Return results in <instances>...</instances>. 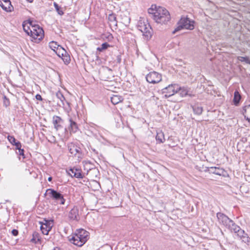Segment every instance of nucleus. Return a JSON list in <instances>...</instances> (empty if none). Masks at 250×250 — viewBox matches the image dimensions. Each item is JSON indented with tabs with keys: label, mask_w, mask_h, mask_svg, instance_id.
Segmentation results:
<instances>
[{
	"label": "nucleus",
	"mask_w": 250,
	"mask_h": 250,
	"mask_svg": "<svg viewBox=\"0 0 250 250\" xmlns=\"http://www.w3.org/2000/svg\"><path fill=\"white\" fill-rule=\"evenodd\" d=\"M29 2H32L33 0H27Z\"/></svg>",
	"instance_id": "obj_44"
},
{
	"label": "nucleus",
	"mask_w": 250,
	"mask_h": 250,
	"mask_svg": "<svg viewBox=\"0 0 250 250\" xmlns=\"http://www.w3.org/2000/svg\"><path fill=\"white\" fill-rule=\"evenodd\" d=\"M194 113L198 115H200L202 113L203 108L202 107L198 105H194L192 106Z\"/></svg>",
	"instance_id": "obj_23"
},
{
	"label": "nucleus",
	"mask_w": 250,
	"mask_h": 250,
	"mask_svg": "<svg viewBox=\"0 0 250 250\" xmlns=\"http://www.w3.org/2000/svg\"><path fill=\"white\" fill-rule=\"evenodd\" d=\"M181 90H179L178 91L180 92V94L182 95V96H185L187 94V91L185 90H183L181 88Z\"/></svg>",
	"instance_id": "obj_37"
},
{
	"label": "nucleus",
	"mask_w": 250,
	"mask_h": 250,
	"mask_svg": "<svg viewBox=\"0 0 250 250\" xmlns=\"http://www.w3.org/2000/svg\"><path fill=\"white\" fill-rule=\"evenodd\" d=\"M33 30H30V36L33 38L40 39L43 36V30L39 27H32Z\"/></svg>",
	"instance_id": "obj_11"
},
{
	"label": "nucleus",
	"mask_w": 250,
	"mask_h": 250,
	"mask_svg": "<svg viewBox=\"0 0 250 250\" xmlns=\"http://www.w3.org/2000/svg\"><path fill=\"white\" fill-rule=\"evenodd\" d=\"M181 90V87L178 84H170L163 89V93L165 94L166 97H169Z\"/></svg>",
	"instance_id": "obj_6"
},
{
	"label": "nucleus",
	"mask_w": 250,
	"mask_h": 250,
	"mask_svg": "<svg viewBox=\"0 0 250 250\" xmlns=\"http://www.w3.org/2000/svg\"><path fill=\"white\" fill-rule=\"evenodd\" d=\"M68 174L71 177H74L77 178H82L83 176L81 173V170L79 169L76 168H70L69 170Z\"/></svg>",
	"instance_id": "obj_15"
},
{
	"label": "nucleus",
	"mask_w": 250,
	"mask_h": 250,
	"mask_svg": "<svg viewBox=\"0 0 250 250\" xmlns=\"http://www.w3.org/2000/svg\"><path fill=\"white\" fill-rule=\"evenodd\" d=\"M139 30L143 33L146 40H149L152 35V29L149 24L141 22L138 26Z\"/></svg>",
	"instance_id": "obj_5"
},
{
	"label": "nucleus",
	"mask_w": 250,
	"mask_h": 250,
	"mask_svg": "<svg viewBox=\"0 0 250 250\" xmlns=\"http://www.w3.org/2000/svg\"><path fill=\"white\" fill-rule=\"evenodd\" d=\"M247 234L244 230L242 229L239 226H235V239H241L243 236Z\"/></svg>",
	"instance_id": "obj_19"
},
{
	"label": "nucleus",
	"mask_w": 250,
	"mask_h": 250,
	"mask_svg": "<svg viewBox=\"0 0 250 250\" xmlns=\"http://www.w3.org/2000/svg\"><path fill=\"white\" fill-rule=\"evenodd\" d=\"M49 45L50 48L54 52H56V49L59 48L61 46L58 45L56 42L53 41L50 42Z\"/></svg>",
	"instance_id": "obj_26"
},
{
	"label": "nucleus",
	"mask_w": 250,
	"mask_h": 250,
	"mask_svg": "<svg viewBox=\"0 0 250 250\" xmlns=\"http://www.w3.org/2000/svg\"><path fill=\"white\" fill-rule=\"evenodd\" d=\"M217 217L220 222L224 224H227L228 222H230L229 219L225 215L221 213H218L217 214Z\"/></svg>",
	"instance_id": "obj_18"
},
{
	"label": "nucleus",
	"mask_w": 250,
	"mask_h": 250,
	"mask_svg": "<svg viewBox=\"0 0 250 250\" xmlns=\"http://www.w3.org/2000/svg\"><path fill=\"white\" fill-rule=\"evenodd\" d=\"M8 139L12 145H14L16 142V140L13 136H8Z\"/></svg>",
	"instance_id": "obj_34"
},
{
	"label": "nucleus",
	"mask_w": 250,
	"mask_h": 250,
	"mask_svg": "<svg viewBox=\"0 0 250 250\" xmlns=\"http://www.w3.org/2000/svg\"><path fill=\"white\" fill-rule=\"evenodd\" d=\"M65 51L66 50L63 47L60 46L59 48L56 49L55 53L59 57L61 55H62L63 53H64V55H65Z\"/></svg>",
	"instance_id": "obj_28"
},
{
	"label": "nucleus",
	"mask_w": 250,
	"mask_h": 250,
	"mask_svg": "<svg viewBox=\"0 0 250 250\" xmlns=\"http://www.w3.org/2000/svg\"><path fill=\"white\" fill-rule=\"evenodd\" d=\"M52 123L56 131L62 127V124L63 123V120L59 116H54L53 117Z\"/></svg>",
	"instance_id": "obj_12"
},
{
	"label": "nucleus",
	"mask_w": 250,
	"mask_h": 250,
	"mask_svg": "<svg viewBox=\"0 0 250 250\" xmlns=\"http://www.w3.org/2000/svg\"><path fill=\"white\" fill-rule=\"evenodd\" d=\"M52 178L51 177H49L48 178V180L49 181H52Z\"/></svg>",
	"instance_id": "obj_43"
},
{
	"label": "nucleus",
	"mask_w": 250,
	"mask_h": 250,
	"mask_svg": "<svg viewBox=\"0 0 250 250\" xmlns=\"http://www.w3.org/2000/svg\"><path fill=\"white\" fill-rule=\"evenodd\" d=\"M40 223L41 224V230L42 233L43 234L47 235L53 226V221L44 219L42 222H40Z\"/></svg>",
	"instance_id": "obj_7"
},
{
	"label": "nucleus",
	"mask_w": 250,
	"mask_h": 250,
	"mask_svg": "<svg viewBox=\"0 0 250 250\" xmlns=\"http://www.w3.org/2000/svg\"><path fill=\"white\" fill-rule=\"evenodd\" d=\"M37 235H38L37 233L33 234V238L31 239V241L36 242V238L35 237V236H37Z\"/></svg>",
	"instance_id": "obj_41"
},
{
	"label": "nucleus",
	"mask_w": 250,
	"mask_h": 250,
	"mask_svg": "<svg viewBox=\"0 0 250 250\" xmlns=\"http://www.w3.org/2000/svg\"><path fill=\"white\" fill-rule=\"evenodd\" d=\"M19 154L20 155H24V150L23 149H21V148L18 149Z\"/></svg>",
	"instance_id": "obj_40"
},
{
	"label": "nucleus",
	"mask_w": 250,
	"mask_h": 250,
	"mask_svg": "<svg viewBox=\"0 0 250 250\" xmlns=\"http://www.w3.org/2000/svg\"><path fill=\"white\" fill-rule=\"evenodd\" d=\"M54 6L58 14L61 16L63 15L64 13L56 2H54Z\"/></svg>",
	"instance_id": "obj_29"
},
{
	"label": "nucleus",
	"mask_w": 250,
	"mask_h": 250,
	"mask_svg": "<svg viewBox=\"0 0 250 250\" xmlns=\"http://www.w3.org/2000/svg\"><path fill=\"white\" fill-rule=\"evenodd\" d=\"M108 20L111 24L117 25L116 17L114 14L112 13L109 15Z\"/></svg>",
	"instance_id": "obj_25"
},
{
	"label": "nucleus",
	"mask_w": 250,
	"mask_h": 250,
	"mask_svg": "<svg viewBox=\"0 0 250 250\" xmlns=\"http://www.w3.org/2000/svg\"><path fill=\"white\" fill-rule=\"evenodd\" d=\"M146 80L149 83H156L161 81L162 76L156 72H151L146 76Z\"/></svg>",
	"instance_id": "obj_8"
},
{
	"label": "nucleus",
	"mask_w": 250,
	"mask_h": 250,
	"mask_svg": "<svg viewBox=\"0 0 250 250\" xmlns=\"http://www.w3.org/2000/svg\"><path fill=\"white\" fill-rule=\"evenodd\" d=\"M241 99V95L238 91H235V106L238 105Z\"/></svg>",
	"instance_id": "obj_27"
},
{
	"label": "nucleus",
	"mask_w": 250,
	"mask_h": 250,
	"mask_svg": "<svg viewBox=\"0 0 250 250\" xmlns=\"http://www.w3.org/2000/svg\"><path fill=\"white\" fill-rule=\"evenodd\" d=\"M238 59L241 62H246L247 63H250V60L248 57H238Z\"/></svg>",
	"instance_id": "obj_33"
},
{
	"label": "nucleus",
	"mask_w": 250,
	"mask_h": 250,
	"mask_svg": "<svg viewBox=\"0 0 250 250\" xmlns=\"http://www.w3.org/2000/svg\"><path fill=\"white\" fill-rule=\"evenodd\" d=\"M240 240H241L242 242L248 244L250 243V238L247 236V234L243 236Z\"/></svg>",
	"instance_id": "obj_31"
},
{
	"label": "nucleus",
	"mask_w": 250,
	"mask_h": 250,
	"mask_svg": "<svg viewBox=\"0 0 250 250\" xmlns=\"http://www.w3.org/2000/svg\"><path fill=\"white\" fill-rule=\"evenodd\" d=\"M69 125L68 129L70 132L75 133L78 130V125L72 117H69Z\"/></svg>",
	"instance_id": "obj_14"
},
{
	"label": "nucleus",
	"mask_w": 250,
	"mask_h": 250,
	"mask_svg": "<svg viewBox=\"0 0 250 250\" xmlns=\"http://www.w3.org/2000/svg\"><path fill=\"white\" fill-rule=\"evenodd\" d=\"M57 98L59 100L57 102L58 104L61 106L64 105V101H65V98L62 94L60 91H58L56 94Z\"/></svg>",
	"instance_id": "obj_20"
},
{
	"label": "nucleus",
	"mask_w": 250,
	"mask_h": 250,
	"mask_svg": "<svg viewBox=\"0 0 250 250\" xmlns=\"http://www.w3.org/2000/svg\"><path fill=\"white\" fill-rule=\"evenodd\" d=\"M88 238L89 232L83 229H79L71 236L69 238V241L75 245L81 247Z\"/></svg>",
	"instance_id": "obj_2"
},
{
	"label": "nucleus",
	"mask_w": 250,
	"mask_h": 250,
	"mask_svg": "<svg viewBox=\"0 0 250 250\" xmlns=\"http://www.w3.org/2000/svg\"><path fill=\"white\" fill-rule=\"evenodd\" d=\"M205 171L208 172L209 173H212L220 176H225L226 171L224 169L219 167H207Z\"/></svg>",
	"instance_id": "obj_10"
},
{
	"label": "nucleus",
	"mask_w": 250,
	"mask_h": 250,
	"mask_svg": "<svg viewBox=\"0 0 250 250\" xmlns=\"http://www.w3.org/2000/svg\"><path fill=\"white\" fill-rule=\"evenodd\" d=\"M109 46V44L107 42L103 43L101 47H99L97 48V50L102 52L103 50L107 49Z\"/></svg>",
	"instance_id": "obj_30"
},
{
	"label": "nucleus",
	"mask_w": 250,
	"mask_h": 250,
	"mask_svg": "<svg viewBox=\"0 0 250 250\" xmlns=\"http://www.w3.org/2000/svg\"><path fill=\"white\" fill-rule=\"evenodd\" d=\"M194 27V21L190 20L188 18L183 17L178 23V26L172 32L175 34L182 29L192 30Z\"/></svg>",
	"instance_id": "obj_3"
},
{
	"label": "nucleus",
	"mask_w": 250,
	"mask_h": 250,
	"mask_svg": "<svg viewBox=\"0 0 250 250\" xmlns=\"http://www.w3.org/2000/svg\"><path fill=\"white\" fill-rule=\"evenodd\" d=\"M111 102L113 104H117L123 100V98L120 95H113L110 98Z\"/></svg>",
	"instance_id": "obj_21"
},
{
	"label": "nucleus",
	"mask_w": 250,
	"mask_h": 250,
	"mask_svg": "<svg viewBox=\"0 0 250 250\" xmlns=\"http://www.w3.org/2000/svg\"><path fill=\"white\" fill-rule=\"evenodd\" d=\"M23 29L24 31L28 35H30V30H32L30 28V27L26 25L25 24L23 23L22 24Z\"/></svg>",
	"instance_id": "obj_32"
},
{
	"label": "nucleus",
	"mask_w": 250,
	"mask_h": 250,
	"mask_svg": "<svg viewBox=\"0 0 250 250\" xmlns=\"http://www.w3.org/2000/svg\"><path fill=\"white\" fill-rule=\"evenodd\" d=\"M46 192L50 196V198L55 200L57 203L61 205L64 204L65 200L60 192L51 188L47 189Z\"/></svg>",
	"instance_id": "obj_4"
},
{
	"label": "nucleus",
	"mask_w": 250,
	"mask_h": 250,
	"mask_svg": "<svg viewBox=\"0 0 250 250\" xmlns=\"http://www.w3.org/2000/svg\"><path fill=\"white\" fill-rule=\"evenodd\" d=\"M53 250H62L61 248H58V247H56Z\"/></svg>",
	"instance_id": "obj_42"
},
{
	"label": "nucleus",
	"mask_w": 250,
	"mask_h": 250,
	"mask_svg": "<svg viewBox=\"0 0 250 250\" xmlns=\"http://www.w3.org/2000/svg\"><path fill=\"white\" fill-rule=\"evenodd\" d=\"M18 230L17 229H14L12 230V234L15 236H17L18 235Z\"/></svg>",
	"instance_id": "obj_38"
},
{
	"label": "nucleus",
	"mask_w": 250,
	"mask_h": 250,
	"mask_svg": "<svg viewBox=\"0 0 250 250\" xmlns=\"http://www.w3.org/2000/svg\"><path fill=\"white\" fill-rule=\"evenodd\" d=\"M232 102V103H234V97H233Z\"/></svg>",
	"instance_id": "obj_45"
},
{
	"label": "nucleus",
	"mask_w": 250,
	"mask_h": 250,
	"mask_svg": "<svg viewBox=\"0 0 250 250\" xmlns=\"http://www.w3.org/2000/svg\"><path fill=\"white\" fill-rule=\"evenodd\" d=\"M68 218L71 221H78L80 219L79 208L77 207H74L68 213Z\"/></svg>",
	"instance_id": "obj_9"
},
{
	"label": "nucleus",
	"mask_w": 250,
	"mask_h": 250,
	"mask_svg": "<svg viewBox=\"0 0 250 250\" xmlns=\"http://www.w3.org/2000/svg\"><path fill=\"white\" fill-rule=\"evenodd\" d=\"M59 57L62 58L65 64H67L70 62V58L66 51H65V55H64V53H63L62 55L60 56Z\"/></svg>",
	"instance_id": "obj_24"
},
{
	"label": "nucleus",
	"mask_w": 250,
	"mask_h": 250,
	"mask_svg": "<svg viewBox=\"0 0 250 250\" xmlns=\"http://www.w3.org/2000/svg\"><path fill=\"white\" fill-rule=\"evenodd\" d=\"M13 145L16 146L17 149H18L21 147V145L20 142H16Z\"/></svg>",
	"instance_id": "obj_36"
},
{
	"label": "nucleus",
	"mask_w": 250,
	"mask_h": 250,
	"mask_svg": "<svg viewBox=\"0 0 250 250\" xmlns=\"http://www.w3.org/2000/svg\"><path fill=\"white\" fill-rule=\"evenodd\" d=\"M241 112L246 119L250 123V104L245 106Z\"/></svg>",
	"instance_id": "obj_17"
},
{
	"label": "nucleus",
	"mask_w": 250,
	"mask_h": 250,
	"mask_svg": "<svg viewBox=\"0 0 250 250\" xmlns=\"http://www.w3.org/2000/svg\"><path fill=\"white\" fill-rule=\"evenodd\" d=\"M156 141L159 142L160 143H163L165 140L164 133L162 131L157 132L156 136Z\"/></svg>",
	"instance_id": "obj_22"
},
{
	"label": "nucleus",
	"mask_w": 250,
	"mask_h": 250,
	"mask_svg": "<svg viewBox=\"0 0 250 250\" xmlns=\"http://www.w3.org/2000/svg\"><path fill=\"white\" fill-rule=\"evenodd\" d=\"M4 99H6V100H7V99H6V97H5V96H4Z\"/></svg>",
	"instance_id": "obj_46"
},
{
	"label": "nucleus",
	"mask_w": 250,
	"mask_h": 250,
	"mask_svg": "<svg viewBox=\"0 0 250 250\" xmlns=\"http://www.w3.org/2000/svg\"><path fill=\"white\" fill-rule=\"evenodd\" d=\"M0 6L5 11L11 12L13 9L10 0H0Z\"/></svg>",
	"instance_id": "obj_13"
},
{
	"label": "nucleus",
	"mask_w": 250,
	"mask_h": 250,
	"mask_svg": "<svg viewBox=\"0 0 250 250\" xmlns=\"http://www.w3.org/2000/svg\"><path fill=\"white\" fill-rule=\"evenodd\" d=\"M130 19L128 17H125V19H123L122 22L125 25H127L129 23Z\"/></svg>",
	"instance_id": "obj_35"
},
{
	"label": "nucleus",
	"mask_w": 250,
	"mask_h": 250,
	"mask_svg": "<svg viewBox=\"0 0 250 250\" xmlns=\"http://www.w3.org/2000/svg\"><path fill=\"white\" fill-rule=\"evenodd\" d=\"M68 148H69V152L72 155H73L74 156H76L78 154V158L80 157V156H79L80 151V147H79L78 146H77L73 144H71L70 145H69L68 146Z\"/></svg>",
	"instance_id": "obj_16"
},
{
	"label": "nucleus",
	"mask_w": 250,
	"mask_h": 250,
	"mask_svg": "<svg viewBox=\"0 0 250 250\" xmlns=\"http://www.w3.org/2000/svg\"><path fill=\"white\" fill-rule=\"evenodd\" d=\"M36 99L39 101H42V96L40 94H37L36 95Z\"/></svg>",
	"instance_id": "obj_39"
},
{
	"label": "nucleus",
	"mask_w": 250,
	"mask_h": 250,
	"mask_svg": "<svg viewBox=\"0 0 250 250\" xmlns=\"http://www.w3.org/2000/svg\"><path fill=\"white\" fill-rule=\"evenodd\" d=\"M148 13L150 17L157 23L165 24L170 20L169 12L165 8L157 6L155 4L151 5L148 9Z\"/></svg>",
	"instance_id": "obj_1"
}]
</instances>
